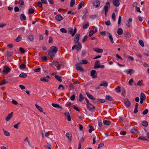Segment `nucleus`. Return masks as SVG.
Wrapping results in <instances>:
<instances>
[{"label": "nucleus", "instance_id": "obj_15", "mask_svg": "<svg viewBox=\"0 0 149 149\" xmlns=\"http://www.w3.org/2000/svg\"><path fill=\"white\" fill-rule=\"evenodd\" d=\"M13 114V112L8 114L6 118V120L7 121H8L12 117Z\"/></svg>", "mask_w": 149, "mask_h": 149}, {"label": "nucleus", "instance_id": "obj_25", "mask_svg": "<svg viewBox=\"0 0 149 149\" xmlns=\"http://www.w3.org/2000/svg\"><path fill=\"white\" fill-rule=\"evenodd\" d=\"M21 20L22 21L26 20V17L23 14H21L20 15Z\"/></svg>", "mask_w": 149, "mask_h": 149}, {"label": "nucleus", "instance_id": "obj_37", "mask_svg": "<svg viewBox=\"0 0 149 149\" xmlns=\"http://www.w3.org/2000/svg\"><path fill=\"white\" fill-rule=\"evenodd\" d=\"M89 26L88 22H86L85 24H84L83 26V28L84 29H86L88 28Z\"/></svg>", "mask_w": 149, "mask_h": 149}, {"label": "nucleus", "instance_id": "obj_23", "mask_svg": "<svg viewBox=\"0 0 149 149\" xmlns=\"http://www.w3.org/2000/svg\"><path fill=\"white\" fill-rule=\"evenodd\" d=\"M146 97L144 93H141L140 94V100H145L146 99Z\"/></svg>", "mask_w": 149, "mask_h": 149}, {"label": "nucleus", "instance_id": "obj_34", "mask_svg": "<svg viewBox=\"0 0 149 149\" xmlns=\"http://www.w3.org/2000/svg\"><path fill=\"white\" fill-rule=\"evenodd\" d=\"M27 76V74L25 73H21L19 75V77L22 78H26Z\"/></svg>", "mask_w": 149, "mask_h": 149}, {"label": "nucleus", "instance_id": "obj_61", "mask_svg": "<svg viewBox=\"0 0 149 149\" xmlns=\"http://www.w3.org/2000/svg\"><path fill=\"white\" fill-rule=\"evenodd\" d=\"M97 17V16L96 15H91L89 17L91 19H95Z\"/></svg>", "mask_w": 149, "mask_h": 149}, {"label": "nucleus", "instance_id": "obj_6", "mask_svg": "<svg viewBox=\"0 0 149 149\" xmlns=\"http://www.w3.org/2000/svg\"><path fill=\"white\" fill-rule=\"evenodd\" d=\"M50 77L49 76L47 75L46 77H44L40 79V80L45 82H48L49 81V79Z\"/></svg>", "mask_w": 149, "mask_h": 149}, {"label": "nucleus", "instance_id": "obj_44", "mask_svg": "<svg viewBox=\"0 0 149 149\" xmlns=\"http://www.w3.org/2000/svg\"><path fill=\"white\" fill-rule=\"evenodd\" d=\"M84 5V3L83 2H81V3L79 5L78 7V9H80V8H81L82 6H83Z\"/></svg>", "mask_w": 149, "mask_h": 149}, {"label": "nucleus", "instance_id": "obj_41", "mask_svg": "<svg viewBox=\"0 0 149 149\" xmlns=\"http://www.w3.org/2000/svg\"><path fill=\"white\" fill-rule=\"evenodd\" d=\"M124 36L128 38H130L131 37V35L128 32H125L124 33Z\"/></svg>", "mask_w": 149, "mask_h": 149}, {"label": "nucleus", "instance_id": "obj_47", "mask_svg": "<svg viewBox=\"0 0 149 149\" xmlns=\"http://www.w3.org/2000/svg\"><path fill=\"white\" fill-rule=\"evenodd\" d=\"M139 44L142 47H143L144 46V43L143 41L141 40H139Z\"/></svg>", "mask_w": 149, "mask_h": 149}, {"label": "nucleus", "instance_id": "obj_30", "mask_svg": "<svg viewBox=\"0 0 149 149\" xmlns=\"http://www.w3.org/2000/svg\"><path fill=\"white\" fill-rule=\"evenodd\" d=\"M35 106L36 108L41 112H43L42 108L37 104H36Z\"/></svg>", "mask_w": 149, "mask_h": 149}, {"label": "nucleus", "instance_id": "obj_63", "mask_svg": "<svg viewBox=\"0 0 149 149\" xmlns=\"http://www.w3.org/2000/svg\"><path fill=\"white\" fill-rule=\"evenodd\" d=\"M41 59L42 60L44 61H47L48 60L47 57L46 56H43L41 57Z\"/></svg>", "mask_w": 149, "mask_h": 149}, {"label": "nucleus", "instance_id": "obj_7", "mask_svg": "<svg viewBox=\"0 0 149 149\" xmlns=\"http://www.w3.org/2000/svg\"><path fill=\"white\" fill-rule=\"evenodd\" d=\"M106 5L104 7L103 9L104 11L108 12L109 7L110 6V3L109 2L107 1L106 3Z\"/></svg>", "mask_w": 149, "mask_h": 149}, {"label": "nucleus", "instance_id": "obj_18", "mask_svg": "<svg viewBox=\"0 0 149 149\" xmlns=\"http://www.w3.org/2000/svg\"><path fill=\"white\" fill-rule=\"evenodd\" d=\"M94 50L97 53H102L103 52V50L102 49H99L97 48H94Z\"/></svg>", "mask_w": 149, "mask_h": 149}, {"label": "nucleus", "instance_id": "obj_64", "mask_svg": "<svg viewBox=\"0 0 149 149\" xmlns=\"http://www.w3.org/2000/svg\"><path fill=\"white\" fill-rule=\"evenodd\" d=\"M75 96L74 95H73L70 97V99L72 101L74 100L75 99Z\"/></svg>", "mask_w": 149, "mask_h": 149}, {"label": "nucleus", "instance_id": "obj_13", "mask_svg": "<svg viewBox=\"0 0 149 149\" xmlns=\"http://www.w3.org/2000/svg\"><path fill=\"white\" fill-rule=\"evenodd\" d=\"M120 0H113V4L116 7H118L120 5L119 1Z\"/></svg>", "mask_w": 149, "mask_h": 149}, {"label": "nucleus", "instance_id": "obj_54", "mask_svg": "<svg viewBox=\"0 0 149 149\" xmlns=\"http://www.w3.org/2000/svg\"><path fill=\"white\" fill-rule=\"evenodd\" d=\"M97 101L100 103H104L105 102V100L104 99H97Z\"/></svg>", "mask_w": 149, "mask_h": 149}, {"label": "nucleus", "instance_id": "obj_20", "mask_svg": "<svg viewBox=\"0 0 149 149\" xmlns=\"http://www.w3.org/2000/svg\"><path fill=\"white\" fill-rule=\"evenodd\" d=\"M66 114H67V119L68 121H70L71 120V118H70V113L69 112H66L64 113L65 116H66Z\"/></svg>", "mask_w": 149, "mask_h": 149}, {"label": "nucleus", "instance_id": "obj_36", "mask_svg": "<svg viewBox=\"0 0 149 149\" xmlns=\"http://www.w3.org/2000/svg\"><path fill=\"white\" fill-rule=\"evenodd\" d=\"M8 81H6L5 79L3 80L0 82V86L4 85L8 83Z\"/></svg>", "mask_w": 149, "mask_h": 149}, {"label": "nucleus", "instance_id": "obj_53", "mask_svg": "<svg viewBox=\"0 0 149 149\" xmlns=\"http://www.w3.org/2000/svg\"><path fill=\"white\" fill-rule=\"evenodd\" d=\"M120 88V86H118L117 88H115V90L117 92H120L121 91Z\"/></svg>", "mask_w": 149, "mask_h": 149}, {"label": "nucleus", "instance_id": "obj_29", "mask_svg": "<svg viewBox=\"0 0 149 149\" xmlns=\"http://www.w3.org/2000/svg\"><path fill=\"white\" fill-rule=\"evenodd\" d=\"M22 38V35H19L18 36L17 38L15 40V41L16 42H19L21 40Z\"/></svg>", "mask_w": 149, "mask_h": 149}, {"label": "nucleus", "instance_id": "obj_31", "mask_svg": "<svg viewBox=\"0 0 149 149\" xmlns=\"http://www.w3.org/2000/svg\"><path fill=\"white\" fill-rule=\"evenodd\" d=\"M88 63V62L87 61L86 59L82 60L81 61L78 62V63H79L80 64H86Z\"/></svg>", "mask_w": 149, "mask_h": 149}, {"label": "nucleus", "instance_id": "obj_46", "mask_svg": "<svg viewBox=\"0 0 149 149\" xmlns=\"http://www.w3.org/2000/svg\"><path fill=\"white\" fill-rule=\"evenodd\" d=\"M137 130H135L134 129H132L130 130V132L132 134H135L137 133Z\"/></svg>", "mask_w": 149, "mask_h": 149}, {"label": "nucleus", "instance_id": "obj_49", "mask_svg": "<svg viewBox=\"0 0 149 149\" xmlns=\"http://www.w3.org/2000/svg\"><path fill=\"white\" fill-rule=\"evenodd\" d=\"M88 36L86 35L84 36V37L83 38L82 40V42H85L87 39L88 38Z\"/></svg>", "mask_w": 149, "mask_h": 149}, {"label": "nucleus", "instance_id": "obj_55", "mask_svg": "<svg viewBox=\"0 0 149 149\" xmlns=\"http://www.w3.org/2000/svg\"><path fill=\"white\" fill-rule=\"evenodd\" d=\"M133 82V79L132 78L128 82V83L130 86L132 85V83Z\"/></svg>", "mask_w": 149, "mask_h": 149}, {"label": "nucleus", "instance_id": "obj_40", "mask_svg": "<svg viewBox=\"0 0 149 149\" xmlns=\"http://www.w3.org/2000/svg\"><path fill=\"white\" fill-rule=\"evenodd\" d=\"M142 125L144 126L147 127L148 126V123L146 121H143L142 123Z\"/></svg>", "mask_w": 149, "mask_h": 149}, {"label": "nucleus", "instance_id": "obj_27", "mask_svg": "<svg viewBox=\"0 0 149 149\" xmlns=\"http://www.w3.org/2000/svg\"><path fill=\"white\" fill-rule=\"evenodd\" d=\"M100 64V62L99 61H96L95 63V64L94 66V68L95 69L98 68H95V67H98V66H99Z\"/></svg>", "mask_w": 149, "mask_h": 149}, {"label": "nucleus", "instance_id": "obj_17", "mask_svg": "<svg viewBox=\"0 0 149 149\" xmlns=\"http://www.w3.org/2000/svg\"><path fill=\"white\" fill-rule=\"evenodd\" d=\"M86 94L89 98L93 100H95V98L93 95L90 94L89 93L86 92Z\"/></svg>", "mask_w": 149, "mask_h": 149}, {"label": "nucleus", "instance_id": "obj_8", "mask_svg": "<svg viewBox=\"0 0 149 149\" xmlns=\"http://www.w3.org/2000/svg\"><path fill=\"white\" fill-rule=\"evenodd\" d=\"M100 1L98 0L94 1L93 3V6L96 8L99 7L100 5Z\"/></svg>", "mask_w": 149, "mask_h": 149}, {"label": "nucleus", "instance_id": "obj_1", "mask_svg": "<svg viewBox=\"0 0 149 149\" xmlns=\"http://www.w3.org/2000/svg\"><path fill=\"white\" fill-rule=\"evenodd\" d=\"M79 34H77L75 36L74 41L76 43H78L77 45H74L72 47V49L74 50L75 48L77 50L79 51L81 49L82 46L81 43L79 42Z\"/></svg>", "mask_w": 149, "mask_h": 149}, {"label": "nucleus", "instance_id": "obj_26", "mask_svg": "<svg viewBox=\"0 0 149 149\" xmlns=\"http://www.w3.org/2000/svg\"><path fill=\"white\" fill-rule=\"evenodd\" d=\"M123 31L122 29L121 28L118 29L117 31V33L119 35H121L123 33Z\"/></svg>", "mask_w": 149, "mask_h": 149}, {"label": "nucleus", "instance_id": "obj_48", "mask_svg": "<svg viewBox=\"0 0 149 149\" xmlns=\"http://www.w3.org/2000/svg\"><path fill=\"white\" fill-rule=\"evenodd\" d=\"M35 10L33 9H30L29 10V14H31L34 12Z\"/></svg>", "mask_w": 149, "mask_h": 149}, {"label": "nucleus", "instance_id": "obj_58", "mask_svg": "<svg viewBox=\"0 0 149 149\" xmlns=\"http://www.w3.org/2000/svg\"><path fill=\"white\" fill-rule=\"evenodd\" d=\"M72 103L71 102H68L66 103L65 106L68 108H70V106L71 105Z\"/></svg>", "mask_w": 149, "mask_h": 149}, {"label": "nucleus", "instance_id": "obj_43", "mask_svg": "<svg viewBox=\"0 0 149 149\" xmlns=\"http://www.w3.org/2000/svg\"><path fill=\"white\" fill-rule=\"evenodd\" d=\"M19 68L20 69H24L26 68V65L25 64L22 63L20 66Z\"/></svg>", "mask_w": 149, "mask_h": 149}, {"label": "nucleus", "instance_id": "obj_2", "mask_svg": "<svg viewBox=\"0 0 149 149\" xmlns=\"http://www.w3.org/2000/svg\"><path fill=\"white\" fill-rule=\"evenodd\" d=\"M58 51V47L55 46H53L51 47L49 50L47 51L48 54L49 56L52 58L54 57V54L56 53Z\"/></svg>", "mask_w": 149, "mask_h": 149}, {"label": "nucleus", "instance_id": "obj_39", "mask_svg": "<svg viewBox=\"0 0 149 149\" xmlns=\"http://www.w3.org/2000/svg\"><path fill=\"white\" fill-rule=\"evenodd\" d=\"M138 139H139L143 141H149V140L147 139H146L144 137L142 136L139 137Z\"/></svg>", "mask_w": 149, "mask_h": 149}, {"label": "nucleus", "instance_id": "obj_9", "mask_svg": "<svg viewBox=\"0 0 149 149\" xmlns=\"http://www.w3.org/2000/svg\"><path fill=\"white\" fill-rule=\"evenodd\" d=\"M91 75L92 78H96L97 77V74L95 70H93L91 71Z\"/></svg>", "mask_w": 149, "mask_h": 149}, {"label": "nucleus", "instance_id": "obj_19", "mask_svg": "<svg viewBox=\"0 0 149 149\" xmlns=\"http://www.w3.org/2000/svg\"><path fill=\"white\" fill-rule=\"evenodd\" d=\"M28 39L31 41H33L34 40V36L32 34H30L28 36Z\"/></svg>", "mask_w": 149, "mask_h": 149}, {"label": "nucleus", "instance_id": "obj_60", "mask_svg": "<svg viewBox=\"0 0 149 149\" xmlns=\"http://www.w3.org/2000/svg\"><path fill=\"white\" fill-rule=\"evenodd\" d=\"M19 50L22 54H23L25 52L24 49L22 47H21L19 48Z\"/></svg>", "mask_w": 149, "mask_h": 149}, {"label": "nucleus", "instance_id": "obj_11", "mask_svg": "<svg viewBox=\"0 0 149 149\" xmlns=\"http://www.w3.org/2000/svg\"><path fill=\"white\" fill-rule=\"evenodd\" d=\"M53 63L55 65V66L57 68V69L59 70L61 67V65L58 62L56 61H53Z\"/></svg>", "mask_w": 149, "mask_h": 149}, {"label": "nucleus", "instance_id": "obj_22", "mask_svg": "<svg viewBox=\"0 0 149 149\" xmlns=\"http://www.w3.org/2000/svg\"><path fill=\"white\" fill-rule=\"evenodd\" d=\"M105 98L107 100L109 101H112L114 100L113 98L112 97L109 95H106L105 97Z\"/></svg>", "mask_w": 149, "mask_h": 149}, {"label": "nucleus", "instance_id": "obj_10", "mask_svg": "<svg viewBox=\"0 0 149 149\" xmlns=\"http://www.w3.org/2000/svg\"><path fill=\"white\" fill-rule=\"evenodd\" d=\"M86 101L87 104V108L90 111H91L92 110V108L90 107V105H92V104L89 102V100L87 98L85 99Z\"/></svg>", "mask_w": 149, "mask_h": 149}, {"label": "nucleus", "instance_id": "obj_4", "mask_svg": "<svg viewBox=\"0 0 149 149\" xmlns=\"http://www.w3.org/2000/svg\"><path fill=\"white\" fill-rule=\"evenodd\" d=\"M10 68L7 66L4 67L2 73L5 75L7 74L10 71Z\"/></svg>", "mask_w": 149, "mask_h": 149}, {"label": "nucleus", "instance_id": "obj_3", "mask_svg": "<svg viewBox=\"0 0 149 149\" xmlns=\"http://www.w3.org/2000/svg\"><path fill=\"white\" fill-rule=\"evenodd\" d=\"M77 31V29L75 28L74 29L73 32H72L73 31V29L72 27H70L68 29V32L69 34H71L72 36H73L76 33Z\"/></svg>", "mask_w": 149, "mask_h": 149}, {"label": "nucleus", "instance_id": "obj_21", "mask_svg": "<svg viewBox=\"0 0 149 149\" xmlns=\"http://www.w3.org/2000/svg\"><path fill=\"white\" fill-rule=\"evenodd\" d=\"M109 35V38L110 40L111 43H114V42L113 41V38L112 37V35L110 33H108Z\"/></svg>", "mask_w": 149, "mask_h": 149}, {"label": "nucleus", "instance_id": "obj_12", "mask_svg": "<svg viewBox=\"0 0 149 149\" xmlns=\"http://www.w3.org/2000/svg\"><path fill=\"white\" fill-rule=\"evenodd\" d=\"M124 102L125 105L127 107H130L131 104V102L127 98L126 99L124 100Z\"/></svg>", "mask_w": 149, "mask_h": 149}, {"label": "nucleus", "instance_id": "obj_52", "mask_svg": "<svg viewBox=\"0 0 149 149\" xmlns=\"http://www.w3.org/2000/svg\"><path fill=\"white\" fill-rule=\"evenodd\" d=\"M79 98L80 99V100H79V101L80 102L82 101V100L84 99V97L83 96L81 93L79 94Z\"/></svg>", "mask_w": 149, "mask_h": 149}, {"label": "nucleus", "instance_id": "obj_50", "mask_svg": "<svg viewBox=\"0 0 149 149\" xmlns=\"http://www.w3.org/2000/svg\"><path fill=\"white\" fill-rule=\"evenodd\" d=\"M95 32L93 30H91L89 32V36L90 37H91L92 36L93 34Z\"/></svg>", "mask_w": 149, "mask_h": 149}, {"label": "nucleus", "instance_id": "obj_45", "mask_svg": "<svg viewBox=\"0 0 149 149\" xmlns=\"http://www.w3.org/2000/svg\"><path fill=\"white\" fill-rule=\"evenodd\" d=\"M75 3V0H71L70 3V6L72 7L74 5Z\"/></svg>", "mask_w": 149, "mask_h": 149}, {"label": "nucleus", "instance_id": "obj_14", "mask_svg": "<svg viewBox=\"0 0 149 149\" xmlns=\"http://www.w3.org/2000/svg\"><path fill=\"white\" fill-rule=\"evenodd\" d=\"M55 18L58 21H60L62 20L63 18L61 15L58 14L56 16Z\"/></svg>", "mask_w": 149, "mask_h": 149}, {"label": "nucleus", "instance_id": "obj_35", "mask_svg": "<svg viewBox=\"0 0 149 149\" xmlns=\"http://www.w3.org/2000/svg\"><path fill=\"white\" fill-rule=\"evenodd\" d=\"M66 136L68 138L69 140H70V141L71 140L72 135L70 134L69 133H67L66 134Z\"/></svg>", "mask_w": 149, "mask_h": 149}, {"label": "nucleus", "instance_id": "obj_24", "mask_svg": "<svg viewBox=\"0 0 149 149\" xmlns=\"http://www.w3.org/2000/svg\"><path fill=\"white\" fill-rule=\"evenodd\" d=\"M52 106L55 108H58L61 109H62V107L59 106V105L57 104L52 103Z\"/></svg>", "mask_w": 149, "mask_h": 149}, {"label": "nucleus", "instance_id": "obj_42", "mask_svg": "<svg viewBox=\"0 0 149 149\" xmlns=\"http://www.w3.org/2000/svg\"><path fill=\"white\" fill-rule=\"evenodd\" d=\"M126 72L131 74L134 72V70L132 69H130L127 71Z\"/></svg>", "mask_w": 149, "mask_h": 149}, {"label": "nucleus", "instance_id": "obj_38", "mask_svg": "<svg viewBox=\"0 0 149 149\" xmlns=\"http://www.w3.org/2000/svg\"><path fill=\"white\" fill-rule=\"evenodd\" d=\"M54 77L59 81H62L61 78L60 76L58 75H55Z\"/></svg>", "mask_w": 149, "mask_h": 149}, {"label": "nucleus", "instance_id": "obj_51", "mask_svg": "<svg viewBox=\"0 0 149 149\" xmlns=\"http://www.w3.org/2000/svg\"><path fill=\"white\" fill-rule=\"evenodd\" d=\"M60 31L62 33H66L67 32V30L63 28L61 29L60 30Z\"/></svg>", "mask_w": 149, "mask_h": 149}, {"label": "nucleus", "instance_id": "obj_56", "mask_svg": "<svg viewBox=\"0 0 149 149\" xmlns=\"http://www.w3.org/2000/svg\"><path fill=\"white\" fill-rule=\"evenodd\" d=\"M112 17L113 19V21H115L116 19V17L115 13H113L112 15Z\"/></svg>", "mask_w": 149, "mask_h": 149}, {"label": "nucleus", "instance_id": "obj_32", "mask_svg": "<svg viewBox=\"0 0 149 149\" xmlns=\"http://www.w3.org/2000/svg\"><path fill=\"white\" fill-rule=\"evenodd\" d=\"M3 130L4 134L6 136H9L10 135L9 133L7 131L5 130L4 129H3Z\"/></svg>", "mask_w": 149, "mask_h": 149}, {"label": "nucleus", "instance_id": "obj_28", "mask_svg": "<svg viewBox=\"0 0 149 149\" xmlns=\"http://www.w3.org/2000/svg\"><path fill=\"white\" fill-rule=\"evenodd\" d=\"M88 127L90 128L89 130V132L90 133H91L92 131L94 130V128L93 126H91L90 125H89Z\"/></svg>", "mask_w": 149, "mask_h": 149}, {"label": "nucleus", "instance_id": "obj_59", "mask_svg": "<svg viewBox=\"0 0 149 149\" xmlns=\"http://www.w3.org/2000/svg\"><path fill=\"white\" fill-rule=\"evenodd\" d=\"M148 110L147 109H145V110L143 112L142 114L143 115H146L148 112Z\"/></svg>", "mask_w": 149, "mask_h": 149}, {"label": "nucleus", "instance_id": "obj_33", "mask_svg": "<svg viewBox=\"0 0 149 149\" xmlns=\"http://www.w3.org/2000/svg\"><path fill=\"white\" fill-rule=\"evenodd\" d=\"M103 124L106 125H109L111 124V122L109 120H105L103 121Z\"/></svg>", "mask_w": 149, "mask_h": 149}, {"label": "nucleus", "instance_id": "obj_5", "mask_svg": "<svg viewBox=\"0 0 149 149\" xmlns=\"http://www.w3.org/2000/svg\"><path fill=\"white\" fill-rule=\"evenodd\" d=\"M76 68L77 70L79 71L80 72H84V69L81 67V64L78 63H77L75 65Z\"/></svg>", "mask_w": 149, "mask_h": 149}, {"label": "nucleus", "instance_id": "obj_62", "mask_svg": "<svg viewBox=\"0 0 149 149\" xmlns=\"http://www.w3.org/2000/svg\"><path fill=\"white\" fill-rule=\"evenodd\" d=\"M18 3L20 5H24V1L23 0H19Z\"/></svg>", "mask_w": 149, "mask_h": 149}, {"label": "nucleus", "instance_id": "obj_16", "mask_svg": "<svg viewBox=\"0 0 149 149\" xmlns=\"http://www.w3.org/2000/svg\"><path fill=\"white\" fill-rule=\"evenodd\" d=\"M108 86V83L105 81H102V82L100 84V86H104V87H107Z\"/></svg>", "mask_w": 149, "mask_h": 149}, {"label": "nucleus", "instance_id": "obj_57", "mask_svg": "<svg viewBox=\"0 0 149 149\" xmlns=\"http://www.w3.org/2000/svg\"><path fill=\"white\" fill-rule=\"evenodd\" d=\"M20 122H19L17 124H16L15 125H14V127L16 129H18V126L20 124Z\"/></svg>", "mask_w": 149, "mask_h": 149}]
</instances>
